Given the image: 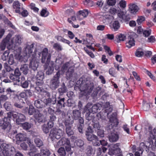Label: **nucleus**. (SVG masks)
I'll return each instance as SVG.
<instances>
[{
	"label": "nucleus",
	"instance_id": "6e6d98bb",
	"mask_svg": "<svg viewBox=\"0 0 156 156\" xmlns=\"http://www.w3.org/2000/svg\"><path fill=\"white\" fill-rule=\"evenodd\" d=\"M53 48L56 50L58 51H61L62 49L61 45L58 44L56 43L54 44L53 45Z\"/></svg>",
	"mask_w": 156,
	"mask_h": 156
},
{
	"label": "nucleus",
	"instance_id": "f704fd0d",
	"mask_svg": "<svg viewBox=\"0 0 156 156\" xmlns=\"http://www.w3.org/2000/svg\"><path fill=\"white\" fill-rule=\"evenodd\" d=\"M43 103L44 102L38 99L35 101L34 105L37 108H42L43 107Z\"/></svg>",
	"mask_w": 156,
	"mask_h": 156
},
{
	"label": "nucleus",
	"instance_id": "09e8293b",
	"mask_svg": "<svg viewBox=\"0 0 156 156\" xmlns=\"http://www.w3.org/2000/svg\"><path fill=\"white\" fill-rule=\"evenodd\" d=\"M9 55V52L8 51H5L2 56V59L3 61L6 60L8 58Z\"/></svg>",
	"mask_w": 156,
	"mask_h": 156
},
{
	"label": "nucleus",
	"instance_id": "49530a36",
	"mask_svg": "<svg viewBox=\"0 0 156 156\" xmlns=\"http://www.w3.org/2000/svg\"><path fill=\"white\" fill-rule=\"evenodd\" d=\"M151 138L156 141V129H154L150 133Z\"/></svg>",
	"mask_w": 156,
	"mask_h": 156
},
{
	"label": "nucleus",
	"instance_id": "0eeeda50",
	"mask_svg": "<svg viewBox=\"0 0 156 156\" xmlns=\"http://www.w3.org/2000/svg\"><path fill=\"white\" fill-rule=\"evenodd\" d=\"M64 133L62 129L53 128L50 131L49 136L52 140L58 139L63 136Z\"/></svg>",
	"mask_w": 156,
	"mask_h": 156
},
{
	"label": "nucleus",
	"instance_id": "4468645a",
	"mask_svg": "<svg viewBox=\"0 0 156 156\" xmlns=\"http://www.w3.org/2000/svg\"><path fill=\"white\" fill-rule=\"evenodd\" d=\"M44 103L46 105H54L56 103V95L52 96L51 98H48L45 99L43 100Z\"/></svg>",
	"mask_w": 156,
	"mask_h": 156
},
{
	"label": "nucleus",
	"instance_id": "f257e3e1",
	"mask_svg": "<svg viewBox=\"0 0 156 156\" xmlns=\"http://www.w3.org/2000/svg\"><path fill=\"white\" fill-rule=\"evenodd\" d=\"M16 45L13 43V40H3L0 45V49L2 51L4 50L7 46L9 49L14 50V53L16 54H20L21 51L20 48L16 46L20 44L21 43V40H15Z\"/></svg>",
	"mask_w": 156,
	"mask_h": 156
},
{
	"label": "nucleus",
	"instance_id": "f8f14e48",
	"mask_svg": "<svg viewBox=\"0 0 156 156\" xmlns=\"http://www.w3.org/2000/svg\"><path fill=\"white\" fill-rule=\"evenodd\" d=\"M102 106L105 108V113H107V116L109 117V113L112 112L113 110L112 105H110L109 102H106L102 104Z\"/></svg>",
	"mask_w": 156,
	"mask_h": 156
},
{
	"label": "nucleus",
	"instance_id": "8fccbe9b",
	"mask_svg": "<svg viewBox=\"0 0 156 156\" xmlns=\"http://www.w3.org/2000/svg\"><path fill=\"white\" fill-rule=\"evenodd\" d=\"M66 13L68 16H71V15L75 14V12L71 8H69V9L67 10L66 11Z\"/></svg>",
	"mask_w": 156,
	"mask_h": 156
},
{
	"label": "nucleus",
	"instance_id": "72a5a7b5",
	"mask_svg": "<svg viewBox=\"0 0 156 156\" xmlns=\"http://www.w3.org/2000/svg\"><path fill=\"white\" fill-rule=\"evenodd\" d=\"M58 90V92L61 95L63 93H66L67 91V88L64 83H62L61 87L59 88Z\"/></svg>",
	"mask_w": 156,
	"mask_h": 156
},
{
	"label": "nucleus",
	"instance_id": "e433bc0d",
	"mask_svg": "<svg viewBox=\"0 0 156 156\" xmlns=\"http://www.w3.org/2000/svg\"><path fill=\"white\" fill-rule=\"evenodd\" d=\"M64 100L65 98H63L58 101L57 104V106H58L59 108H61L62 107H64L65 106Z\"/></svg>",
	"mask_w": 156,
	"mask_h": 156
},
{
	"label": "nucleus",
	"instance_id": "5fc2aeb1",
	"mask_svg": "<svg viewBox=\"0 0 156 156\" xmlns=\"http://www.w3.org/2000/svg\"><path fill=\"white\" fill-rule=\"evenodd\" d=\"M93 151V150L91 147L88 146L87 147L86 149V153L88 155H90L91 154Z\"/></svg>",
	"mask_w": 156,
	"mask_h": 156
},
{
	"label": "nucleus",
	"instance_id": "7c9ffc66",
	"mask_svg": "<svg viewBox=\"0 0 156 156\" xmlns=\"http://www.w3.org/2000/svg\"><path fill=\"white\" fill-rule=\"evenodd\" d=\"M34 141L37 147L40 148L44 145L43 141L38 137L34 138Z\"/></svg>",
	"mask_w": 156,
	"mask_h": 156
},
{
	"label": "nucleus",
	"instance_id": "69168bd1",
	"mask_svg": "<svg viewBox=\"0 0 156 156\" xmlns=\"http://www.w3.org/2000/svg\"><path fill=\"white\" fill-rule=\"evenodd\" d=\"M116 38L117 39H124L126 38V36L125 35L121 34L117 35Z\"/></svg>",
	"mask_w": 156,
	"mask_h": 156
},
{
	"label": "nucleus",
	"instance_id": "58836bf2",
	"mask_svg": "<svg viewBox=\"0 0 156 156\" xmlns=\"http://www.w3.org/2000/svg\"><path fill=\"white\" fill-rule=\"evenodd\" d=\"M60 108L59 107L57 108L55 112V113L57 115H61L62 117H64L65 115V113L64 111H61Z\"/></svg>",
	"mask_w": 156,
	"mask_h": 156
},
{
	"label": "nucleus",
	"instance_id": "393cba45",
	"mask_svg": "<svg viewBox=\"0 0 156 156\" xmlns=\"http://www.w3.org/2000/svg\"><path fill=\"white\" fill-rule=\"evenodd\" d=\"M18 118L16 119V122L17 124H21V122L25 121L26 118L24 115L21 114L19 113Z\"/></svg>",
	"mask_w": 156,
	"mask_h": 156
},
{
	"label": "nucleus",
	"instance_id": "5701e85b",
	"mask_svg": "<svg viewBox=\"0 0 156 156\" xmlns=\"http://www.w3.org/2000/svg\"><path fill=\"white\" fill-rule=\"evenodd\" d=\"M34 116L36 120L38 122H42L44 120V115L39 112H36Z\"/></svg>",
	"mask_w": 156,
	"mask_h": 156
},
{
	"label": "nucleus",
	"instance_id": "bf43d9fd",
	"mask_svg": "<svg viewBox=\"0 0 156 156\" xmlns=\"http://www.w3.org/2000/svg\"><path fill=\"white\" fill-rule=\"evenodd\" d=\"M21 85L22 87L23 88H26L28 87L29 83L27 81H22L21 82Z\"/></svg>",
	"mask_w": 156,
	"mask_h": 156
},
{
	"label": "nucleus",
	"instance_id": "473e14b6",
	"mask_svg": "<svg viewBox=\"0 0 156 156\" xmlns=\"http://www.w3.org/2000/svg\"><path fill=\"white\" fill-rule=\"evenodd\" d=\"M144 52L143 49L141 48H137L135 52V56L138 57H140L144 55Z\"/></svg>",
	"mask_w": 156,
	"mask_h": 156
},
{
	"label": "nucleus",
	"instance_id": "f03ea898",
	"mask_svg": "<svg viewBox=\"0 0 156 156\" xmlns=\"http://www.w3.org/2000/svg\"><path fill=\"white\" fill-rule=\"evenodd\" d=\"M34 44H32L30 45L27 44L24 48V52L26 54V55L31 57L32 59L30 61L29 67L33 70H36L38 66V62L35 58V53L37 51V50L35 49L34 52V54H33V49L34 47Z\"/></svg>",
	"mask_w": 156,
	"mask_h": 156
},
{
	"label": "nucleus",
	"instance_id": "864d4df0",
	"mask_svg": "<svg viewBox=\"0 0 156 156\" xmlns=\"http://www.w3.org/2000/svg\"><path fill=\"white\" fill-rule=\"evenodd\" d=\"M21 14V15L24 17L27 16L28 15V12L27 11L23 8V9L20 12V13H19Z\"/></svg>",
	"mask_w": 156,
	"mask_h": 156
},
{
	"label": "nucleus",
	"instance_id": "603ef678",
	"mask_svg": "<svg viewBox=\"0 0 156 156\" xmlns=\"http://www.w3.org/2000/svg\"><path fill=\"white\" fill-rule=\"evenodd\" d=\"M144 20L145 18L144 16H139L136 20V22L138 25H140Z\"/></svg>",
	"mask_w": 156,
	"mask_h": 156
},
{
	"label": "nucleus",
	"instance_id": "4c0bfd02",
	"mask_svg": "<svg viewBox=\"0 0 156 156\" xmlns=\"http://www.w3.org/2000/svg\"><path fill=\"white\" fill-rule=\"evenodd\" d=\"M9 78L13 82H16V83L20 81V77L13 74H11L9 76Z\"/></svg>",
	"mask_w": 156,
	"mask_h": 156
},
{
	"label": "nucleus",
	"instance_id": "f3484780",
	"mask_svg": "<svg viewBox=\"0 0 156 156\" xmlns=\"http://www.w3.org/2000/svg\"><path fill=\"white\" fill-rule=\"evenodd\" d=\"M119 143H117L112 146L111 149V151L112 152L113 154H116L120 153L121 149L119 147Z\"/></svg>",
	"mask_w": 156,
	"mask_h": 156
},
{
	"label": "nucleus",
	"instance_id": "a211bd4d",
	"mask_svg": "<svg viewBox=\"0 0 156 156\" xmlns=\"http://www.w3.org/2000/svg\"><path fill=\"white\" fill-rule=\"evenodd\" d=\"M12 102L14 103V105L15 107L20 108H22L23 106L21 105L20 100L19 98L18 95H16L12 100Z\"/></svg>",
	"mask_w": 156,
	"mask_h": 156
},
{
	"label": "nucleus",
	"instance_id": "c85d7f7f",
	"mask_svg": "<svg viewBox=\"0 0 156 156\" xmlns=\"http://www.w3.org/2000/svg\"><path fill=\"white\" fill-rule=\"evenodd\" d=\"M138 10V6L135 4L130 5L129 7V10L131 13H135L137 12Z\"/></svg>",
	"mask_w": 156,
	"mask_h": 156
},
{
	"label": "nucleus",
	"instance_id": "b1692460",
	"mask_svg": "<svg viewBox=\"0 0 156 156\" xmlns=\"http://www.w3.org/2000/svg\"><path fill=\"white\" fill-rule=\"evenodd\" d=\"M109 119V121L111 123V127H112L113 126L116 127L119 124V122L117 119L115 117H111L109 116L108 117Z\"/></svg>",
	"mask_w": 156,
	"mask_h": 156
},
{
	"label": "nucleus",
	"instance_id": "2eb2a0df",
	"mask_svg": "<svg viewBox=\"0 0 156 156\" xmlns=\"http://www.w3.org/2000/svg\"><path fill=\"white\" fill-rule=\"evenodd\" d=\"M23 5L18 1H15L13 4V7L15 9V12L17 13H20L21 10L23 8L22 6Z\"/></svg>",
	"mask_w": 156,
	"mask_h": 156
},
{
	"label": "nucleus",
	"instance_id": "aec40b11",
	"mask_svg": "<svg viewBox=\"0 0 156 156\" xmlns=\"http://www.w3.org/2000/svg\"><path fill=\"white\" fill-rule=\"evenodd\" d=\"M48 65V70L46 72V74L48 75L51 74L53 72L54 70V62L53 61H51L47 63Z\"/></svg>",
	"mask_w": 156,
	"mask_h": 156
},
{
	"label": "nucleus",
	"instance_id": "4be33fe9",
	"mask_svg": "<svg viewBox=\"0 0 156 156\" xmlns=\"http://www.w3.org/2000/svg\"><path fill=\"white\" fill-rule=\"evenodd\" d=\"M69 139L65 137H62L61 140H59L57 144L59 146H65L68 144H70Z\"/></svg>",
	"mask_w": 156,
	"mask_h": 156
},
{
	"label": "nucleus",
	"instance_id": "20e7f679",
	"mask_svg": "<svg viewBox=\"0 0 156 156\" xmlns=\"http://www.w3.org/2000/svg\"><path fill=\"white\" fill-rule=\"evenodd\" d=\"M92 106V104L91 103H88L85 106L84 111L87 112L86 115V119L88 120H90V115L91 113L97 112L98 110L101 106V104L98 103Z\"/></svg>",
	"mask_w": 156,
	"mask_h": 156
},
{
	"label": "nucleus",
	"instance_id": "c756f323",
	"mask_svg": "<svg viewBox=\"0 0 156 156\" xmlns=\"http://www.w3.org/2000/svg\"><path fill=\"white\" fill-rule=\"evenodd\" d=\"M80 116L81 112L79 110H75L73 111V117L75 120H78Z\"/></svg>",
	"mask_w": 156,
	"mask_h": 156
},
{
	"label": "nucleus",
	"instance_id": "052dcab7",
	"mask_svg": "<svg viewBox=\"0 0 156 156\" xmlns=\"http://www.w3.org/2000/svg\"><path fill=\"white\" fill-rule=\"evenodd\" d=\"M109 12L111 14L114 15L118 11L115 8H112L109 9Z\"/></svg>",
	"mask_w": 156,
	"mask_h": 156
},
{
	"label": "nucleus",
	"instance_id": "13d9d810",
	"mask_svg": "<svg viewBox=\"0 0 156 156\" xmlns=\"http://www.w3.org/2000/svg\"><path fill=\"white\" fill-rule=\"evenodd\" d=\"M101 89V87H97L96 90L94 91L92 94V96L93 97H95L97 94L98 92L100 91Z\"/></svg>",
	"mask_w": 156,
	"mask_h": 156
},
{
	"label": "nucleus",
	"instance_id": "a878e982",
	"mask_svg": "<svg viewBox=\"0 0 156 156\" xmlns=\"http://www.w3.org/2000/svg\"><path fill=\"white\" fill-rule=\"evenodd\" d=\"M17 141L16 143L18 144L19 141H23L26 140V137L24 134L19 133L17 134L16 136Z\"/></svg>",
	"mask_w": 156,
	"mask_h": 156
},
{
	"label": "nucleus",
	"instance_id": "7ed1b4c3",
	"mask_svg": "<svg viewBox=\"0 0 156 156\" xmlns=\"http://www.w3.org/2000/svg\"><path fill=\"white\" fill-rule=\"evenodd\" d=\"M2 150L4 156H13L15 152L14 148L10 144L3 143L0 141V151Z\"/></svg>",
	"mask_w": 156,
	"mask_h": 156
},
{
	"label": "nucleus",
	"instance_id": "dca6fc26",
	"mask_svg": "<svg viewBox=\"0 0 156 156\" xmlns=\"http://www.w3.org/2000/svg\"><path fill=\"white\" fill-rule=\"evenodd\" d=\"M44 73L41 71L38 72L36 76V79L37 80H39L36 82V84L39 86L42 85L43 84V80L44 79Z\"/></svg>",
	"mask_w": 156,
	"mask_h": 156
},
{
	"label": "nucleus",
	"instance_id": "423d86ee",
	"mask_svg": "<svg viewBox=\"0 0 156 156\" xmlns=\"http://www.w3.org/2000/svg\"><path fill=\"white\" fill-rule=\"evenodd\" d=\"M61 76L60 71H58L53 77L51 79L49 83V87L52 90H55L59 86V78Z\"/></svg>",
	"mask_w": 156,
	"mask_h": 156
},
{
	"label": "nucleus",
	"instance_id": "bb28decb",
	"mask_svg": "<svg viewBox=\"0 0 156 156\" xmlns=\"http://www.w3.org/2000/svg\"><path fill=\"white\" fill-rule=\"evenodd\" d=\"M87 139L88 140L90 141L98 140V138L95 135L92 134L91 133H86Z\"/></svg>",
	"mask_w": 156,
	"mask_h": 156
},
{
	"label": "nucleus",
	"instance_id": "ddd939ff",
	"mask_svg": "<svg viewBox=\"0 0 156 156\" xmlns=\"http://www.w3.org/2000/svg\"><path fill=\"white\" fill-rule=\"evenodd\" d=\"M120 133L114 132L112 133L109 136V139L110 142H115L118 141L119 138Z\"/></svg>",
	"mask_w": 156,
	"mask_h": 156
},
{
	"label": "nucleus",
	"instance_id": "774afa93",
	"mask_svg": "<svg viewBox=\"0 0 156 156\" xmlns=\"http://www.w3.org/2000/svg\"><path fill=\"white\" fill-rule=\"evenodd\" d=\"M150 108V105L148 103L144 104L143 106V108L144 110L147 111Z\"/></svg>",
	"mask_w": 156,
	"mask_h": 156
},
{
	"label": "nucleus",
	"instance_id": "a19ab883",
	"mask_svg": "<svg viewBox=\"0 0 156 156\" xmlns=\"http://www.w3.org/2000/svg\"><path fill=\"white\" fill-rule=\"evenodd\" d=\"M93 128L95 131L101 129V126L99 124L98 122H94L92 124Z\"/></svg>",
	"mask_w": 156,
	"mask_h": 156
},
{
	"label": "nucleus",
	"instance_id": "ea45409f",
	"mask_svg": "<svg viewBox=\"0 0 156 156\" xmlns=\"http://www.w3.org/2000/svg\"><path fill=\"white\" fill-rule=\"evenodd\" d=\"M126 44V46L130 48L135 45V41L134 40H129Z\"/></svg>",
	"mask_w": 156,
	"mask_h": 156
},
{
	"label": "nucleus",
	"instance_id": "a18cd8bd",
	"mask_svg": "<svg viewBox=\"0 0 156 156\" xmlns=\"http://www.w3.org/2000/svg\"><path fill=\"white\" fill-rule=\"evenodd\" d=\"M27 110H28V114L30 115H32L33 114L34 112H35V108L32 106H30L29 107V109H28L27 108Z\"/></svg>",
	"mask_w": 156,
	"mask_h": 156
},
{
	"label": "nucleus",
	"instance_id": "9b49d317",
	"mask_svg": "<svg viewBox=\"0 0 156 156\" xmlns=\"http://www.w3.org/2000/svg\"><path fill=\"white\" fill-rule=\"evenodd\" d=\"M117 15L119 20L122 22L127 21L130 19L129 15H126V12L121 10L118 11Z\"/></svg>",
	"mask_w": 156,
	"mask_h": 156
},
{
	"label": "nucleus",
	"instance_id": "4d7b16f0",
	"mask_svg": "<svg viewBox=\"0 0 156 156\" xmlns=\"http://www.w3.org/2000/svg\"><path fill=\"white\" fill-rule=\"evenodd\" d=\"M9 64L10 65L13 64L14 62L13 56L12 55H10L9 56V59L8 61Z\"/></svg>",
	"mask_w": 156,
	"mask_h": 156
},
{
	"label": "nucleus",
	"instance_id": "79ce46f5",
	"mask_svg": "<svg viewBox=\"0 0 156 156\" xmlns=\"http://www.w3.org/2000/svg\"><path fill=\"white\" fill-rule=\"evenodd\" d=\"M58 152L61 156H65L66 155V152L64 147H61L59 148Z\"/></svg>",
	"mask_w": 156,
	"mask_h": 156
},
{
	"label": "nucleus",
	"instance_id": "c03bdc74",
	"mask_svg": "<svg viewBox=\"0 0 156 156\" xmlns=\"http://www.w3.org/2000/svg\"><path fill=\"white\" fill-rule=\"evenodd\" d=\"M49 12L46 9H42L41 12V15L43 17H47L49 15Z\"/></svg>",
	"mask_w": 156,
	"mask_h": 156
},
{
	"label": "nucleus",
	"instance_id": "680f3d73",
	"mask_svg": "<svg viewBox=\"0 0 156 156\" xmlns=\"http://www.w3.org/2000/svg\"><path fill=\"white\" fill-rule=\"evenodd\" d=\"M151 33V30H145L143 31V35L145 37H147L149 36Z\"/></svg>",
	"mask_w": 156,
	"mask_h": 156
},
{
	"label": "nucleus",
	"instance_id": "6ab92c4d",
	"mask_svg": "<svg viewBox=\"0 0 156 156\" xmlns=\"http://www.w3.org/2000/svg\"><path fill=\"white\" fill-rule=\"evenodd\" d=\"M51 153L49 150L46 148H41L40 152L36 154L35 156H49Z\"/></svg>",
	"mask_w": 156,
	"mask_h": 156
},
{
	"label": "nucleus",
	"instance_id": "3c124183",
	"mask_svg": "<svg viewBox=\"0 0 156 156\" xmlns=\"http://www.w3.org/2000/svg\"><path fill=\"white\" fill-rule=\"evenodd\" d=\"M113 28L115 30H116L119 28V24L118 21H115L113 23Z\"/></svg>",
	"mask_w": 156,
	"mask_h": 156
},
{
	"label": "nucleus",
	"instance_id": "1a4fd4ad",
	"mask_svg": "<svg viewBox=\"0 0 156 156\" xmlns=\"http://www.w3.org/2000/svg\"><path fill=\"white\" fill-rule=\"evenodd\" d=\"M42 58L41 62L42 63H45L46 59V63H48L50 62L51 55L48 53V50L46 48H44L42 51Z\"/></svg>",
	"mask_w": 156,
	"mask_h": 156
},
{
	"label": "nucleus",
	"instance_id": "412c9836",
	"mask_svg": "<svg viewBox=\"0 0 156 156\" xmlns=\"http://www.w3.org/2000/svg\"><path fill=\"white\" fill-rule=\"evenodd\" d=\"M88 10L87 9L79 11L77 15V18L79 19H82L86 17L88 15Z\"/></svg>",
	"mask_w": 156,
	"mask_h": 156
},
{
	"label": "nucleus",
	"instance_id": "0e129e2a",
	"mask_svg": "<svg viewBox=\"0 0 156 156\" xmlns=\"http://www.w3.org/2000/svg\"><path fill=\"white\" fill-rule=\"evenodd\" d=\"M122 128L123 129L124 131L126 132L128 134L130 133L129 129L127 125H124L122 126Z\"/></svg>",
	"mask_w": 156,
	"mask_h": 156
},
{
	"label": "nucleus",
	"instance_id": "338daca9",
	"mask_svg": "<svg viewBox=\"0 0 156 156\" xmlns=\"http://www.w3.org/2000/svg\"><path fill=\"white\" fill-rule=\"evenodd\" d=\"M84 144V143L83 141L81 140H78L77 141L76 145L80 147H82Z\"/></svg>",
	"mask_w": 156,
	"mask_h": 156
},
{
	"label": "nucleus",
	"instance_id": "c9c22d12",
	"mask_svg": "<svg viewBox=\"0 0 156 156\" xmlns=\"http://www.w3.org/2000/svg\"><path fill=\"white\" fill-rule=\"evenodd\" d=\"M6 92L7 94L9 95L10 97H11V95H14V97L16 95L15 94L16 92L15 91L11 89L10 87L8 88L6 90Z\"/></svg>",
	"mask_w": 156,
	"mask_h": 156
},
{
	"label": "nucleus",
	"instance_id": "39448f33",
	"mask_svg": "<svg viewBox=\"0 0 156 156\" xmlns=\"http://www.w3.org/2000/svg\"><path fill=\"white\" fill-rule=\"evenodd\" d=\"M93 88L94 85L91 83L82 81L80 85V89L81 91L83 92L82 94L86 96L90 94Z\"/></svg>",
	"mask_w": 156,
	"mask_h": 156
},
{
	"label": "nucleus",
	"instance_id": "6e6552de",
	"mask_svg": "<svg viewBox=\"0 0 156 156\" xmlns=\"http://www.w3.org/2000/svg\"><path fill=\"white\" fill-rule=\"evenodd\" d=\"M73 122V120H71L69 119L66 120L63 122L66 127V133L69 136L74 134V132L72 129Z\"/></svg>",
	"mask_w": 156,
	"mask_h": 156
},
{
	"label": "nucleus",
	"instance_id": "37998d69",
	"mask_svg": "<svg viewBox=\"0 0 156 156\" xmlns=\"http://www.w3.org/2000/svg\"><path fill=\"white\" fill-rule=\"evenodd\" d=\"M32 124L28 122H25L22 124L23 128L25 130L30 129L32 126Z\"/></svg>",
	"mask_w": 156,
	"mask_h": 156
},
{
	"label": "nucleus",
	"instance_id": "e2e57ef3",
	"mask_svg": "<svg viewBox=\"0 0 156 156\" xmlns=\"http://www.w3.org/2000/svg\"><path fill=\"white\" fill-rule=\"evenodd\" d=\"M30 150L31 151H32L35 153H37L38 151V150L34 145L30 147Z\"/></svg>",
	"mask_w": 156,
	"mask_h": 156
},
{
	"label": "nucleus",
	"instance_id": "cd10ccee",
	"mask_svg": "<svg viewBox=\"0 0 156 156\" xmlns=\"http://www.w3.org/2000/svg\"><path fill=\"white\" fill-rule=\"evenodd\" d=\"M55 69L56 70H58L61 67V65L62 63V58L60 57L57 58L55 61Z\"/></svg>",
	"mask_w": 156,
	"mask_h": 156
},
{
	"label": "nucleus",
	"instance_id": "9d476101",
	"mask_svg": "<svg viewBox=\"0 0 156 156\" xmlns=\"http://www.w3.org/2000/svg\"><path fill=\"white\" fill-rule=\"evenodd\" d=\"M11 124L10 122L8 120V118L4 117L0 120V128L2 129L5 130L6 129L11 128Z\"/></svg>",
	"mask_w": 156,
	"mask_h": 156
},
{
	"label": "nucleus",
	"instance_id": "de8ad7c7",
	"mask_svg": "<svg viewBox=\"0 0 156 156\" xmlns=\"http://www.w3.org/2000/svg\"><path fill=\"white\" fill-rule=\"evenodd\" d=\"M4 107L7 111L10 110L12 107L10 103L8 101H7L4 104Z\"/></svg>",
	"mask_w": 156,
	"mask_h": 156
},
{
	"label": "nucleus",
	"instance_id": "2f4dec72",
	"mask_svg": "<svg viewBox=\"0 0 156 156\" xmlns=\"http://www.w3.org/2000/svg\"><path fill=\"white\" fill-rule=\"evenodd\" d=\"M20 70L24 74H27L29 70L28 65L27 64L22 65L20 68Z\"/></svg>",
	"mask_w": 156,
	"mask_h": 156
}]
</instances>
